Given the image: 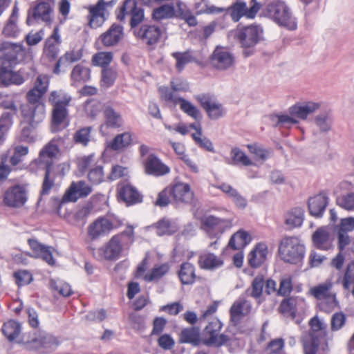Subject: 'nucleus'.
I'll use <instances>...</instances> for the list:
<instances>
[{
  "label": "nucleus",
  "mask_w": 354,
  "mask_h": 354,
  "mask_svg": "<svg viewBox=\"0 0 354 354\" xmlns=\"http://www.w3.org/2000/svg\"><path fill=\"white\" fill-rule=\"evenodd\" d=\"M251 241L249 233L241 229L231 236L227 246L233 250H238L247 246Z\"/></svg>",
  "instance_id": "7c9ffc66"
},
{
  "label": "nucleus",
  "mask_w": 354,
  "mask_h": 354,
  "mask_svg": "<svg viewBox=\"0 0 354 354\" xmlns=\"http://www.w3.org/2000/svg\"><path fill=\"white\" fill-rule=\"evenodd\" d=\"M71 97L68 95H64L62 100H58L54 104L52 111V124L53 127H59L66 118L68 114L67 106H68Z\"/></svg>",
  "instance_id": "b1692460"
},
{
  "label": "nucleus",
  "mask_w": 354,
  "mask_h": 354,
  "mask_svg": "<svg viewBox=\"0 0 354 354\" xmlns=\"http://www.w3.org/2000/svg\"><path fill=\"white\" fill-rule=\"evenodd\" d=\"M330 237L329 232L324 227L318 228L313 234L312 239L317 249H323V245L326 243Z\"/></svg>",
  "instance_id": "603ef678"
},
{
  "label": "nucleus",
  "mask_w": 354,
  "mask_h": 354,
  "mask_svg": "<svg viewBox=\"0 0 354 354\" xmlns=\"http://www.w3.org/2000/svg\"><path fill=\"white\" fill-rule=\"evenodd\" d=\"M328 203L329 198L324 191L310 197L307 203L309 214L315 218H322Z\"/></svg>",
  "instance_id": "4468645a"
},
{
  "label": "nucleus",
  "mask_w": 354,
  "mask_h": 354,
  "mask_svg": "<svg viewBox=\"0 0 354 354\" xmlns=\"http://www.w3.org/2000/svg\"><path fill=\"white\" fill-rule=\"evenodd\" d=\"M52 165L50 162H48L45 165V175L43 180L41 189L40 191V195H48L50 193V189L54 185V180L50 179V174L51 170ZM41 200V196H40L39 201Z\"/></svg>",
  "instance_id": "864d4df0"
},
{
  "label": "nucleus",
  "mask_w": 354,
  "mask_h": 354,
  "mask_svg": "<svg viewBox=\"0 0 354 354\" xmlns=\"http://www.w3.org/2000/svg\"><path fill=\"white\" fill-rule=\"evenodd\" d=\"M310 341L309 342H304V351L305 354H316L319 348V346L321 342L320 338L318 336L313 335V337H310Z\"/></svg>",
  "instance_id": "774afa93"
},
{
  "label": "nucleus",
  "mask_w": 354,
  "mask_h": 354,
  "mask_svg": "<svg viewBox=\"0 0 354 354\" xmlns=\"http://www.w3.org/2000/svg\"><path fill=\"white\" fill-rule=\"evenodd\" d=\"M104 0H98L95 5L90 6L88 15V26L96 29L103 25L106 21L104 17Z\"/></svg>",
  "instance_id": "393cba45"
},
{
  "label": "nucleus",
  "mask_w": 354,
  "mask_h": 354,
  "mask_svg": "<svg viewBox=\"0 0 354 354\" xmlns=\"http://www.w3.org/2000/svg\"><path fill=\"white\" fill-rule=\"evenodd\" d=\"M13 124V115L10 112H3L0 117V146L6 141L8 131Z\"/></svg>",
  "instance_id": "a19ab883"
},
{
  "label": "nucleus",
  "mask_w": 354,
  "mask_h": 354,
  "mask_svg": "<svg viewBox=\"0 0 354 354\" xmlns=\"http://www.w3.org/2000/svg\"><path fill=\"white\" fill-rule=\"evenodd\" d=\"M24 349L38 354H52L61 344L58 337L44 330L35 331L33 337L27 341H20Z\"/></svg>",
  "instance_id": "39448f33"
},
{
  "label": "nucleus",
  "mask_w": 354,
  "mask_h": 354,
  "mask_svg": "<svg viewBox=\"0 0 354 354\" xmlns=\"http://www.w3.org/2000/svg\"><path fill=\"white\" fill-rule=\"evenodd\" d=\"M133 35L136 37L145 41L147 45L151 46L160 41L162 30L157 26L144 24L138 29L133 30Z\"/></svg>",
  "instance_id": "2eb2a0df"
},
{
  "label": "nucleus",
  "mask_w": 354,
  "mask_h": 354,
  "mask_svg": "<svg viewBox=\"0 0 354 354\" xmlns=\"http://www.w3.org/2000/svg\"><path fill=\"white\" fill-rule=\"evenodd\" d=\"M88 180L93 185H99L104 180V171L103 167L101 165H97L94 168H92L88 172Z\"/></svg>",
  "instance_id": "bf43d9fd"
},
{
  "label": "nucleus",
  "mask_w": 354,
  "mask_h": 354,
  "mask_svg": "<svg viewBox=\"0 0 354 354\" xmlns=\"http://www.w3.org/2000/svg\"><path fill=\"white\" fill-rule=\"evenodd\" d=\"M28 200L27 185L16 184L6 189L3 201L9 207L19 208L24 205Z\"/></svg>",
  "instance_id": "9d476101"
},
{
  "label": "nucleus",
  "mask_w": 354,
  "mask_h": 354,
  "mask_svg": "<svg viewBox=\"0 0 354 354\" xmlns=\"http://www.w3.org/2000/svg\"><path fill=\"white\" fill-rule=\"evenodd\" d=\"M214 330H212V337L203 339V344L207 346H214L216 348L227 344L230 341V337L225 333L214 335Z\"/></svg>",
  "instance_id": "de8ad7c7"
},
{
  "label": "nucleus",
  "mask_w": 354,
  "mask_h": 354,
  "mask_svg": "<svg viewBox=\"0 0 354 354\" xmlns=\"http://www.w3.org/2000/svg\"><path fill=\"white\" fill-rule=\"evenodd\" d=\"M117 191L118 201H122L127 207L136 205L143 202V194L130 183H119Z\"/></svg>",
  "instance_id": "f8f14e48"
},
{
  "label": "nucleus",
  "mask_w": 354,
  "mask_h": 354,
  "mask_svg": "<svg viewBox=\"0 0 354 354\" xmlns=\"http://www.w3.org/2000/svg\"><path fill=\"white\" fill-rule=\"evenodd\" d=\"M169 144L172 147L174 152L180 156V159H181L184 163L190 168L191 171L194 173H197L198 171V167L192 162L189 156L185 154V145L180 142H176L171 140H169Z\"/></svg>",
  "instance_id": "ea45409f"
},
{
  "label": "nucleus",
  "mask_w": 354,
  "mask_h": 354,
  "mask_svg": "<svg viewBox=\"0 0 354 354\" xmlns=\"http://www.w3.org/2000/svg\"><path fill=\"white\" fill-rule=\"evenodd\" d=\"M145 171L148 175L162 176L169 174L170 168L155 153H150L145 162Z\"/></svg>",
  "instance_id": "a211bd4d"
},
{
  "label": "nucleus",
  "mask_w": 354,
  "mask_h": 354,
  "mask_svg": "<svg viewBox=\"0 0 354 354\" xmlns=\"http://www.w3.org/2000/svg\"><path fill=\"white\" fill-rule=\"evenodd\" d=\"M13 276L18 287L27 286L33 280L32 273L27 270H17L14 272Z\"/></svg>",
  "instance_id": "6e6d98bb"
},
{
  "label": "nucleus",
  "mask_w": 354,
  "mask_h": 354,
  "mask_svg": "<svg viewBox=\"0 0 354 354\" xmlns=\"http://www.w3.org/2000/svg\"><path fill=\"white\" fill-rule=\"evenodd\" d=\"M169 266L167 263H162L158 266L153 268L149 273L145 274V279L147 281L158 280L166 274L169 272Z\"/></svg>",
  "instance_id": "5fc2aeb1"
},
{
  "label": "nucleus",
  "mask_w": 354,
  "mask_h": 354,
  "mask_svg": "<svg viewBox=\"0 0 354 354\" xmlns=\"http://www.w3.org/2000/svg\"><path fill=\"white\" fill-rule=\"evenodd\" d=\"M129 322L132 329L142 333L146 328L145 317L136 313L129 315Z\"/></svg>",
  "instance_id": "3c124183"
},
{
  "label": "nucleus",
  "mask_w": 354,
  "mask_h": 354,
  "mask_svg": "<svg viewBox=\"0 0 354 354\" xmlns=\"http://www.w3.org/2000/svg\"><path fill=\"white\" fill-rule=\"evenodd\" d=\"M264 283V277L262 274H258L252 281L251 297L257 299L259 298L263 292Z\"/></svg>",
  "instance_id": "0e129e2a"
},
{
  "label": "nucleus",
  "mask_w": 354,
  "mask_h": 354,
  "mask_svg": "<svg viewBox=\"0 0 354 354\" xmlns=\"http://www.w3.org/2000/svg\"><path fill=\"white\" fill-rule=\"evenodd\" d=\"M176 10L173 3H165L153 10L152 18L156 21L175 17Z\"/></svg>",
  "instance_id": "58836bf2"
},
{
  "label": "nucleus",
  "mask_w": 354,
  "mask_h": 354,
  "mask_svg": "<svg viewBox=\"0 0 354 354\" xmlns=\"http://www.w3.org/2000/svg\"><path fill=\"white\" fill-rule=\"evenodd\" d=\"M100 250L106 260L115 261L121 257L123 250L120 235L113 236Z\"/></svg>",
  "instance_id": "412c9836"
},
{
  "label": "nucleus",
  "mask_w": 354,
  "mask_h": 354,
  "mask_svg": "<svg viewBox=\"0 0 354 354\" xmlns=\"http://www.w3.org/2000/svg\"><path fill=\"white\" fill-rule=\"evenodd\" d=\"M131 135L129 133L124 132L117 135L109 142V147L114 151H119L128 147L131 144Z\"/></svg>",
  "instance_id": "79ce46f5"
},
{
  "label": "nucleus",
  "mask_w": 354,
  "mask_h": 354,
  "mask_svg": "<svg viewBox=\"0 0 354 354\" xmlns=\"http://www.w3.org/2000/svg\"><path fill=\"white\" fill-rule=\"evenodd\" d=\"M210 59L212 61H217L221 64V68L223 70L230 68L234 62L233 55L229 51L224 50L223 48L220 46L216 47Z\"/></svg>",
  "instance_id": "c85d7f7f"
},
{
  "label": "nucleus",
  "mask_w": 354,
  "mask_h": 354,
  "mask_svg": "<svg viewBox=\"0 0 354 354\" xmlns=\"http://www.w3.org/2000/svg\"><path fill=\"white\" fill-rule=\"evenodd\" d=\"M113 229V223L105 217H99L88 227V235L95 240L101 236L106 235Z\"/></svg>",
  "instance_id": "aec40b11"
},
{
  "label": "nucleus",
  "mask_w": 354,
  "mask_h": 354,
  "mask_svg": "<svg viewBox=\"0 0 354 354\" xmlns=\"http://www.w3.org/2000/svg\"><path fill=\"white\" fill-rule=\"evenodd\" d=\"M123 35V26L113 23L106 32L100 35L98 40L101 41L104 47H111L117 45Z\"/></svg>",
  "instance_id": "dca6fc26"
},
{
  "label": "nucleus",
  "mask_w": 354,
  "mask_h": 354,
  "mask_svg": "<svg viewBox=\"0 0 354 354\" xmlns=\"http://www.w3.org/2000/svg\"><path fill=\"white\" fill-rule=\"evenodd\" d=\"M320 108V104L313 101H307L304 102H296L290 106L288 109V113L297 118L304 120L308 116L315 112Z\"/></svg>",
  "instance_id": "f3484780"
},
{
  "label": "nucleus",
  "mask_w": 354,
  "mask_h": 354,
  "mask_svg": "<svg viewBox=\"0 0 354 354\" xmlns=\"http://www.w3.org/2000/svg\"><path fill=\"white\" fill-rule=\"evenodd\" d=\"M91 129V127H86L77 130L73 136L74 141L76 143L82 144L83 145L86 146L90 140Z\"/></svg>",
  "instance_id": "052dcab7"
},
{
  "label": "nucleus",
  "mask_w": 354,
  "mask_h": 354,
  "mask_svg": "<svg viewBox=\"0 0 354 354\" xmlns=\"http://www.w3.org/2000/svg\"><path fill=\"white\" fill-rule=\"evenodd\" d=\"M117 79V72L111 67L102 69L101 81L106 88L111 87Z\"/></svg>",
  "instance_id": "4d7b16f0"
},
{
  "label": "nucleus",
  "mask_w": 354,
  "mask_h": 354,
  "mask_svg": "<svg viewBox=\"0 0 354 354\" xmlns=\"http://www.w3.org/2000/svg\"><path fill=\"white\" fill-rule=\"evenodd\" d=\"M229 35L236 41L242 48L244 57H249L256 53V46L266 41L263 26L257 23L243 25L239 23Z\"/></svg>",
  "instance_id": "f257e3e1"
},
{
  "label": "nucleus",
  "mask_w": 354,
  "mask_h": 354,
  "mask_svg": "<svg viewBox=\"0 0 354 354\" xmlns=\"http://www.w3.org/2000/svg\"><path fill=\"white\" fill-rule=\"evenodd\" d=\"M315 122L322 133H326L330 130L332 121L326 113L317 115L315 118Z\"/></svg>",
  "instance_id": "13d9d810"
},
{
  "label": "nucleus",
  "mask_w": 354,
  "mask_h": 354,
  "mask_svg": "<svg viewBox=\"0 0 354 354\" xmlns=\"http://www.w3.org/2000/svg\"><path fill=\"white\" fill-rule=\"evenodd\" d=\"M21 326L19 322L15 319H9L2 325L3 335L10 342H13L21 333Z\"/></svg>",
  "instance_id": "473e14b6"
},
{
  "label": "nucleus",
  "mask_w": 354,
  "mask_h": 354,
  "mask_svg": "<svg viewBox=\"0 0 354 354\" xmlns=\"http://www.w3.org/2000/svg\"><path fill=\"white\" fill-rule=\"evenodd\" d=\"M155 227L157 230L156 233L160 236L173 235L178 230L177 224L167 218L160 219L155 223Z\"/></svg>",
  "instance_id": "e433bc0d"
},
{
  "label": "nucleus",
  "mask_w": 354,
  "mask_h": 354,
  "mask_svg": "<svg viewBox=\"0 0 354 354\" xmlns=\"http://www.w3.org/2000/svg\"><path fill=\"white\" fill-rule=\"evenodd\" d=\"M216 187L225 193L232 201L237 208L244 209L247 207V199L232 185L223 183L221 185H216Z\"/></svg>",
  "instance_id": "cd10ccee"
},
{
  "label": "nucleus",
  "mask_w": 354,
  "mask_h": 354,
  "mask_svg": "<svg viewBox=\"0 0 354 354\" xmlns=\"http://www.w3.org/2000/svg\"><path fill=\"white\" fill-rule=\"evenodd\" d=\"M194 98L205 111L208 118L212 120H216L224 116L226 110L221 103L214 101L215 97L214 95L209 93H203L195 95Z\"/></svg>",
  "instance_id": "0eeeda50"
},
{
  "label": "nucleus",
  "mask_w": 354,
  "mask_h": 354,
  "mask_svg": "<svg viewBox=\"0 0 354 354\" xmlns=\"http://www.w3.org/2000/svg\"><path fill=\"white\" fill-rule=\"evenodd\" d=\"M198 265L202 269L213 270L222 266L223 261L218 258L214 253L209 252L199 257Z\"/></svg>",
  "instance_id": "f704fd0d"
},
{
  "label": "nucleus",
  "mask_w": 354,
  "mask_h": 354,
  "mask_svg": "<svg viewBox=\"0 0 354 354\" xmlns=\"http://www.w3.org/2000/svg\"><path fill=\"white\" fill-rule=\"evenodd\" d=\"M130 8L131 19L130 26L131 29L136 28L145 18L144 9L138 7L137 0H124L119 8L116 17L119 21H123L128 13L127 9Z\"/></svg>",
  "instance_id": "9b49d317"
},
{
  "label": "nucleus",
  "mask_w": 354,
  "mask_h": 354,
  "mask_svg": "<svg viewBox=\"0 0 354 354\" xmlns=\"http://www.w3.org/2000/svg\"><path fill=\"white\" fill-rule=\"evenodd\" d=\"M268 247L265 243H258L248 256V263L252 268L261 266L266 259Z\"/></svg>",
  "instance_id": "bb28decb"
},
{
  "label": "nucleus",
  "mask_w": 354,
  "mask_h": 354,
  "mask_svg": "<svg viewBox=\"0 0 354 354\" xmlns=\"http://www.w3.org/2000/svg\"><path fill=\"white\" fill-rule=\"evenodd\" d=\"M336 204L346 210L354 209V192H350L336 199Z\"/></svg>",
  "instance_id": "e2e57ef3"
},
{
  "label": "nucleus",
  "mask_w": 354,
  "mask_h": 354,
  "mask_svg": "<svg viewBox=\"0 0 354 354\" xmlns=\"http://www.w3.org/2000/svg\"><path fill=\"white\" fill-rule=\"evenodd\" d=\"M179 342L190 344L194 346H199L203 341L201 339L199 327L191 326L183 328L179 334Z\"/></svg>",
  "instance_id": "c756f323"
},
{
  "label": "nucleus",
  "mask_w": 354,
  "mask_h": 354,
  "mask_svg": "<svg viewBox=\"0 0 354 354\" xmlns=\"http://www.w3.org/2000/svg\"><path fill=\"white\" fill-rule=\"evenodd\" d=\"M171 198L170 194V187L168 186L158 193L157 199L154 202V205L162 208L168 206L169 203L171 204V198Z\"/></svg>",
  "instance_id": "680f3d73"
},
{
  "label": "nucleus",
  "mask_w": 354,
  "mask_h": 354,
  "mask_svg": "<svg viewBox=\"0 0 354 354\" xmlns=\"http://www.w3.org/2000/svg\"><path fill=\"white\" fill-rule=\"evenodd\" d=\"M297 302L296 297H289L283 299L279 305V310L283 314H290L293 318L296 317L297 310Z\"/></svg>",
  "instance_id": "c03bdc74"
},
{
  "label": "nucleus",
  "mask_w": 354,
  "mask_h": 354,
  "mask_svg": "<svg viewBox=\"0 0 354 354\" xmlns=\"http://www.w3.org/2000/svg\"><path fill=\"white\" fill-rule=\"evenodd\" d=\"M178 101L180 103V109L189 116L196 120H201L202 119L201 111L192 102L181 97H178Z\"/></svg>",
  "instance_id": "37998d69"
},
{
  "label": "nucleus",
  "mask_w": 354,
  "mask_h": 354,
  "mask_svg": "<svg viewBox=\"0 0 354 354\" xmlns=\"http://www.w3.org/2000/svg\"><path fill=\"white\" fill-rule=\"evenodd\" d=\"M171 55L176 60V68L178 73H181L184 70L185 66L187 64L191 63L194 59V57L188 51L174 52Z\"/></svg>",
  "instance_id": "8fccbe9b"
},
{
  "label": "nucleus",
  "mask_w": 354,
  "mask_h": 354,
  "mask_svg": "<svg viewBox=\"0 0 354 354\" xmlns=\"http://www.w3.org/2000/svg\"><path fill=\"white\" fill-rule=\"evenodd\" d=\"M230 156L234 165H242L243 166L254 165V163L249 158L246 153L239 147L231 149Z\"/></svg>",
  "instance_id": "49530a36"
},
{
  "label": "nucleus",
  "mask_w": 354,
  "mask_h": 354,
  "mask_svg": "<svg viewBox=\"0 0 354 354\" xmlns=\"http://www.w3.org/2000/svg\"><path fill=\"white\" fill-rule=\"evenodd\" d=\"M52 12V8L50 3L46 1H41L37 3L32 11L30 12V9L28 11V17L26 19V24L30 26L33 20H38L41 19L45 22H51L50 14Z\"/></svg>",
  "instance_id": "4be33fe9"
},
{
  "label": "nucleus",
  "mask_w": 354,
  "mask_h": 354,
  "mask_svg": "<svg viewBox=\"0 0 354 354\" xmlns=\"http://www.w3.org/2000/svg\"><path fill=\"white\" fill-rule=\"evenodd\" d=\"M45 93V88H32L26 95L27 103L20 106L21 113L45 116V104L41 100Z\"/></svg>",
  "instance_id": "6e6552de"
},
{
  "label": "nucleus",
  "mask_w": 354,
  "mask_h": 354,
  "mask_svg": "<svg viewBox=\"0 0 354 354\" xmlns=\"http://www.w3.org/2000/svg\"><path fill=\"white\" fill-rule=\"evenodd\" d=\"M171 196V204L177 207L180 204H190L192 203L194 194L191 190L188 183H177L169 186Z\"/></svg>",
  "instance_id": "ddd939ff"
},
{
  "label": "nucleus",
  "mask_w": 354,
  "mask_h": 354,
  "mask_svg": "<svg viewBox=\"0 0 354 354\" xmlns=\"http://www.w3.org/2000/svg\"><path fill=\"white\" fill-rule=\"evenodd\" d=\"M91 80V69L82 64H77L71 73V80L73 86L77 83L86 82Z\"/></svg>",
  "instance_id": "72a5a7b5"
},
{
  "label": "nucleus",
  "mask_w": 354,
  "mask_h": 354,
  "mask_svg": "<svg viewBox=\"0 0 354 354\" xmlns=\"http://www.w3.org/2000/svg\"><path fill=\"white\" fill-rule=\"evenodd\" d=\"M309 325L310 326V329L308 333L309 337H313V335L318 336L320 339L326 338V331L324 330L323 323L317 315L310 319Z\"/></svg>",
  "instance_id": "09e8293b"
},
{
  "label": "nucleus",
  "mask_w": 354,
  "mask_h": 354,
  "mask_svg": "<svg viewBox=\"0 0 354 354\" xmlns=\"http://www.w3.org/2000/svg\"><path fill=\"white\" fill-rule=\"evenodd\" d=\"M246 11V2L241 1H236L232 3V5L227 7L225 10V14L224 16L230 15L232 20L236 23L239 20L245 17Z\"/></svg>",
  "instance_id": "4c0bfd02"
},
{
  "label": "nucleus",
  "mask_w": 354,
  "mask_h": 354,
  "mask_svg": "<svg viewBox=\"0 0 354 354\" xmlns=\"http://www.w3.org/2000/svg\"><path fill=\"white\" fill-rule=\"evenodd\" d=\"M304 209L301 207H295L284 214V224L288 230L301 227L304 221Z\"/></svg>",
  "instance_id": "a878e982"
},
{
  "label": "nucleus",
  "mask_w": 354,
  "mask_h": 354,
  "mask_svg": "<svg viewBox=\"0 0 354 354\" xmlns=\"http://www.w3.org/2000/svg\"><path fill=\"white\" fill-rule=\"evenodd\" d=\"M21 116L23 120L21 121V130L19 140L20 142L33 143L35 141L33 132L45 116L26 113H21Z\"/></svg>",
  "instance_id": "1a4fd4ad"
},
{
  "label": "nucleus",
  "mask_w": 354,
  "mask_h": 354,
  "mask_svg": "<svg viewBox=\"0 0 354 354\" xmlns=\"http://www.w3.org/2000/svg\"><path fill=\"white\" fill-rule=\"evenodd\" d=\"M1 48L6 50L0 57V85L8 86L10 82V74L15 66L26 60L27 50L22 44L10 41H3Z\"/></svg>",
  "instance_id": "f03ea898"
},
{
  "label": "nucleus",
  "mask_w": 354,
  "mask_h": 354,
  "mask_svg": "<svg viewBox=\"0 0 354 354\" xmlns=\"http://www.w3.org/2000/svg\"><path fill=\"white\" fill-rule=\"evenodd\" d=\"M269 118L273 122V127H290L292 124H299V120L295 116L290 114L272 113L269 115Z\"/></svg>",
  "instance_id": "c9c22d12"
},
{
  "label": "nucleus",
  "mask_w": 354,
  "mask_h": 354,
  "mask_svg": "<svg viewBox=\"0 0 354 354\" xmlns=\"http://www.w3.org/2000/svg\"><path fill=\"white\" fill-rule=\"evenodd\" d=\"M178 276L183 285L193 284L196 277L194 266L189 262L182 263L178 272Z\"/></svg>",
  "instance_id": "2f4dec72"
},
{
  "label": "nucleus",
  "mask_w": 354,
  "mask_h": 354,
  "mask_svg": "<svg viewBox=\"0 0 354 354\" xmlns=\"http://www.w3.org/2000/svg\"><path fill=\"white\" fill-rule=\"evenodd\" d=\"M346 322V315L342 312L335 313L332 315L330 321V328L333 331L341 329Z\"/></svg>",
  "instance_id": "69168bd1"
},
{
  "label": "nucleus",
  "mask_w": 354,
  "mask_h": 354,
  "mask_svg": "<svg viewBox=\"0 0 354 354\" xmlns=\"http://www.w3.org/2000/svg\"><path fill=\"white\" fill-rule=\"evenodd\" d=\"M261 15L288 30L297 29V19L283 0H271L262 8Z\"/></svg>",
  "instance_id": "7ed1b4c3"
},
{
  "label": "nucleus",
  "mask_w": 354,
  "mask_h": 354,
  "mask_svg": "<svg viewBox=\"0 0 354 354\" xmlns=\"http://www.w3.org/2000/svg\"><path fill=\"white\" fill-rule=\"evenodd\" d=\"M113 58V53L111 51H101L93 55L92 62L94 66H100L102 68L109 67Z\"/></svg>",
  "instance_id": "a18cd8bd"
},
{
  "label": "nucleus",
  "mask_w": 354,
  "mask_h": 354,
  "mask_svg": "<svg viewBox=\"0 0 354 354\" xmlns=\"http://www.w3.org/2000/svg\"><path fill=\"white\" fill-rule=\"evenodd\" d=\"M16 21L8 19L2 33L6 37L16 38L19 34V29Z\"/></svg>",
  "instance_id": "338daca9"
},
{
  "label": "nucleus",
  "mask_w": 354,
  "mask_h": 354,
  "mask_svg": "<svg viewBox=\"0 0 354 354\" xmlns=\"http://www.w3.org/2000/svg\"><path fill=\"white\" fill-rule=\"evenodd\" d=\"M91 192V187L86 185L84 181L81 180L78 184L73 182L61 200L58 197L51 198V202L55 208V213L60 216V211L63 203L76 202L80 198L88 196Z\"/></svg>",
  "instance_id": "423d86ee"
},
{
  "label": "nucleus",
  "mask_w": 354,
  "mask_h": 354,
  "mask_svg": "<svg viewBox=\"0 0 354 354\" xmlns=\"http://www.w3.org/2000/svg\"><path fill=\"white\" fill-rule=\"evenodd\" d=\"M102 113L104 122L100 127V131L103 129H116L122 127L123 124L122 115L111 106H104Z\"/></svg>",
  "instance_id": "6ab92c4d"
},
{
  "label": "nucleus",
  "mask_w": 354,
  "mask_h": 354,
  "mask_svg": "<svg viewBox=\"0 0 354 354\" xmlns=\"http://www.w3.org/2000/svg\"><path fill=\"white\" fill-rule=\"evenodd\" d=\"M61 42L59 28L55 26L52 35L46 39L44 47V53L49 62H53L57 58L59 49L56 44H60Z\"/></svg>",
  "instance_id": "5701e85b"
},
{
  "label": "nucleus",
  "mask_w": 354,
  "mask_h": 354,
  "mask_svg": "<svg viewBox=\"0 0 354 354\" xmlns=\"http://www.w3.org/2000/svg\"><path fill=\"white\" fill-rule=\"evenodd\" d=\"M278 253L283 262L297 265L303 263L306 247L299 237L285 236L279 241Z\"/></svg>",
  "instance_id": "20e7f679"
}]
</instances>
